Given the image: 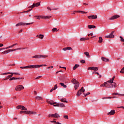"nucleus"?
Returning a JSON list of instances; mask_svg holds the SVG:
<instances>
[{"label":"nucleus","instance_id":"obj_1","mask_svg":"<svg viewBox=\"0 0 124 124\" xmlns=\"http://www.w3.org/2000/svg\"><path fill=\"white\" fill-rule=\"evenodd\" d=\"M72 82L73 84H75L74 88L75 90H77L79 86V82L76 79H73L72 80Z\"/></svg>","mask_w":124,"mask_h":124},{"label":"nucleus","instance_id":"obj_2","mask_svg":"<svg viewBox=\"0 0 124 124\" xmlns=\"http://www.w3.org/2000/svg\"><path fill=\"white\" fill-rule=\"evenodd\" d=\"M47 57V56L42 55H36L32 56L33 59H45Z\"/></svg>","mask_w":124,"mask_h":124},{"label":"nucleus","instance_id":"obj_3","mask_svg":"<svg viewBox=\"0 0 124 124\" xmlns=\"http://www.w3.org/2000/svg\"><path fill=\"white\" fill-rule=\"evenodd\" d=\"M24 86L22 85H17L16 87L15 91L16 92H20L21 90H24Z\"/></svg>","mask_w":124,"mask_h":124},{"label":"nucleus","instance_id":"obj_4","mask_svg":"<svg viewBox=\"0 0 124 124\" xmlns=\"http://www.w3.org/2000/svg\"><path fill=\"white\" fill-rule=\"evenodd\" d=\"M48 117L49 118L51 117L52 118H58L60 117V115H59V114L57 113H56L55 114H49V115H48Z\"/></svg>","mask_w":124,"mask_h":124},{"label":"nucleus","instance_id":"obj_5","mask_svg":"<svg viewBox=\"0 0 124 124\" xmlns=\"http://www.w3.org/2000/svg\"><path fill=\"white\" fill-rule=\"evenodd\" d=\"M9 74L15 75H20V74H18V73H12V72L5 73H3V74H1L0 75H8Z\"/></svg>","mask_w":124,"mask_h":124},{"label":"nucleus","instance_id":"obj_6","mask_svg":"<svg viewBox=\"0 0 124 124\" xmlns=\"http://www.w3.org/2000/svg\"><path fill=\"white\" fill-rule=\"evenodd\" d=\"M120 16L119 15H116V16H111L110 18H108V20H113L117 19L118 18H119Z\"/></svg>","mask_w":124,"mask_h":124},{"label":"nucleus","instance_id":"obj_7","mask_svg":"<svg viewBox=\"0 0 124 124\" xmlns=\"http://www.w3.org/2000/svg\"><path fill=\"white\" fill-rule=\"evenodd\" d=\"M88 18L89 19L95 20L97 18V15L89 16H88Z\"/></svg>","mask_w":124,"mask_h":124},{"label":"nucleus","instance_id":"obj_8","mask_svg":"<svg viewBox=\"0 0 124 124\" xmlns=\"http://www.w3.org/2000/svg\"><path fill=\"white\" fill-rule=\"evenodd\" d=\"M31 66L32 69H37L44 66V65H31Z\"/></svg>","mask_w":124,"mask_h":124},{"label":"nucleus","instance_id":"obj_9","mask_svg":"<svg viewBox=\"0 0 124 124\" xmlns=\"http://www.w3.org/2000/svg\"><path fill=\"white\" fill-rule=\"evenodd\" d=\"M115 37V36L112 34H110L109 35L105 36V38L107 39H113Z\"/></svg>","mask_w":124,"mask_h":124},{"label":"nucleus","instance_id":"obj_10","mask_svg":"<svg viewBox=\"0 0 124 124\" xmlns=\"http://www.w3.org/2000/svg\"><path fill=\"white\" fill-rule=\"evenodd\" d=\"M54 107L63 108V107H65V106L63 104H57L55 105H54Z\"/></svg>","mask_w":124,"mask_h":124},{"label":"nucleus","instance_id":"obj_11","mask_svg":"<svg viewBox=\"0 0 124 124\" xmlns=\"http://www.w3.org/2000/svg\"><path fill=\"white\" fill-rule=\"evenodd\" d=\"M82 90H83V88H81V89L78 90V93H77V96H79L82 93H83V92L81 91Z\"/></svg>","mask_w":124,"mask_h":124},{"label":"nucleus","instance_id":"obj_12","mask_svg":"<svg viewBox=\"0 0 124 124\" xmlns=\"http://www.w3.org/2000/svg\"><path fill=\"white\" fill-rule=\"evenodd\" d=\"M47 103H48V104H50V105H54L55 104H57L58 103L54 102L53 101H48V100H46Z\"/></svg>","mask_w":124,"mask_h":124},{"label":"nucleus","instance_id":"obj_13","mask_svg":"<svg viewBox=\"0 0 124 124\" xmlns=\"http://www.w3.org/2000/svg\"><path fill=\"white\" fill-rule=\"evenodd\" d=\"M21 25V26H25V25H30L32 24H33V22L32 23H23V22H20L19 23Z\"/></svg>","mask_w":124,"mask_h":124},{"label":"nucleus","instance_id":"obj_14","mask_svg":"<svg viewBox=\"0 0 124 124\" xmlns=\"http://www.w3.org/2000/svg\"><path fill=\"white\" fill-rule=\"evenodd\" d=\"M21 69H32V67L31 65H28V66H23V67H20Z\"/></svg>","mask_w":124,"mask_h":124},{"label":"nucleus","instance_id":"obj_15","mask_svg":"<svg viewBox=\"0 0 124 124\" xmlns=\"http://www.w3.org/2000/svg\"><path fill=\"white\" fill-rule=\"evenodd\" d=\"M26 112L30 115H36L37 114V113L35 111H28Z\"/></svg>","mask_w":124,"mask_h":124},{"label":"nucleus","instance_id":"obj_16","mask_svg":"<svg viewBox=\"0 0 124 124\" xmlns=\"http://www.w3.org/2000/svg\"><path fill=\"white\" fill-rule=\"evenodd\" d=\"M66 77L65 76H64V75H62V76H61V77L59 78V80L60 81H64V80L66 79Z\"/></svg>","mask_w":124,"mask_h":124},{"label":"nucleus","instance_id":"obj_17","mask_svg":"<svg viewBox=\"0 0 124 124\" xmlns=\"http://www.w3.org/2000/svg\"><path fill=\"white\" fill-rule=\"evenodd\" d=\"M110 85L111 87V88H115L117 87V83H116L115 82L111 83Z\"/></svg>","mask_w":124,"mask_h":124},{"label":"nucleus","instance_id":"obj_18","mask_svg":"<svg viewBox=\"0 0 124 124\" xmlns=\"http://www.w3.org/2000/svg\"><path fill=\"white\" fill-rule=\"evenodd\" d=\"M40 5V2H39L37 3H33L32 7H39Z\"/></svg>","mask_w":124,"mask_h":124},{"label":"nucleus","instance_id":"obj_19","mask_svg":"<svg viewBox=\"0 0 124 124\" xmlns=\"http://www.w3.org/2000/svg\"><path fill=\"white\" fill-rule=\"evenodd\" d=\"M101 60H102L103 62H107L109 61V60L108 59H107L105 57H102Z\"/></svg>","mask_w":124,"mask_h":124},{"label":"nucleus","instance_id":"obj_20","mask_svg":"<svg viewBox=\"0 0 124 124\" xmlns=\"http://www.w3.org/2000/svg\"><path fill=\"white\" fill-rule=\"evenodd\" d=\"M88 29H95L96 28V26L94 25H89L88 26Z\"/></svg>","mask_w":124,"mask_h":124},{"label":"nucleus","instance_id":"obj_21","mask_svg":"<svg viewBox=\"0 0 124 124\" xmlns=\"http://www.w3.org/2000/svg\"><path fill=\"white\" fill-rule=\"evenodd\" d=\"M115 114V110H112L109 112L108 113V115H113Z\"/></svg>","mask_w":124,"mask_h":124},{"label":"nucleus","instance_id":"obj_22","mask_svg":"<svg viewBox=\"0 0 124 124\" xmlns=\"http://www.w3.org/2000/svg\"><path fill=\"white\" fill-rule=\"evenodd\" d=\"M36 100H42L43 99V98L39 96H36V98H35Z\"/></svg>","mask_w":124,"mask_h":124},{"label":"nucleus","instance_id":"obj_23","mask_svg":"<svg viewBox=\"0 0 124 124\" xmlns=\"http://www.w3.org/2000/svg\"><path fill=\"white\" fill-rule=\"evenodd\" d=\"M37 37H39V38H40V39H43L44 37V35H42V34H40L39 35H37L36 36Z\"/></svg>","mask_w":124,"mask_h":124},{"label":"nucleus","instance_id":"obj_24","mask_svg":"<svg viewBox=\"0 0 124 124\" xmlns=\"http://www.w3.org/2000/svg\"><path fill=\"white\" fill-rule=\"evenodd\" d=\"M113 81H114V80H113V79H110V80H108V81H106V82H107V84L108 83H114L113 82Z\"/></svg>","mask_w":124,"mask_h":124},{"label":"nucleus","instance_id":"obj_25","mask_svg":"<svg viewBox=\"0 0 124 124\" xmlns=\"http://www.w3.org/2000/svg\"><path fill=\"white\" fill-rule=\"evenodd\" d=\"M79 67V65L76 64L73 68V70H75L76 69H77Z\"/></svg>","mask_w":124,"mask_h":124},{"label":"nucleus","instance_id":"obj_26","mask_svg":"<svg viewBox=\"0 0 124 124\" xmlns=\"http://www.w3.org/2000/svg\"><path fill=\"white\" fill-rule=\"evenodd\" d=\"M89 40V38H81L80 39V41H85V40Z\"/></svg>","mask_w":124,"mask_h":124},{"label":"nucleus","instance_id":"obj_27","mask_svg":"<svg viewBox=\"0 0 124 124\" xmlns=\"http://www.w3.org/2000/svg\"><path fill=\"white\" fill-rule=\"evenodd\" d=\"M60 100L62 102L67 103V101H66V99L65 98L60 99Z\"/></svg>","mask_w":124,"mask_h":124},{"label":"nucleus","instance_id":"obj_28","mask_svg":"<svg viewBox=\"0 0 124 124\" xmlns=\"http://www.w3.org/2000/svg\"><path fill=\"white\" fill-rule=\"evenodd\" d=\"M121 95V96H124V94H120L119 93H112V95Z\"/></svg>","mask_w":124,"mask_h":124},{"label":"nucleus","instance_id":"obj_29","mask_svg":"<svg viewBox=\"0 0 124 124\" xmlns=\"http://www.w3.org/2000/svg\"><path fill=\"white\" fill-rule=\"evenodd\" d=\"M99 69V68L97 67H92V70L94 71H97Z\"/></svg>","mask_w":124,"mask_h":124},{"label":"nucleus","instance_id":"obj_30","mask_svg":"<svg viewBox=\"0 0 124 124\" xmlns=\"http://www.w3.org/2000/svg\"><path fill=\"white\" fill-rule=\"evenodd\" d=\"M59 84L61 85V86L63 87V88H66V85H64L63 83L61 82L60 83H59Z\"/></svg>","mask_w":124,"mask_h":124},{"label":"nucleus","instance_id":"obj_31","mask_svg":"<svg viewBox=\"0 0 124 124\" xmlns=\"http://www.w3.org/2000/svg\"><path fill=\"white\" fill-rule=\"evenodd\" d=\"M105 88H111L110 84H108L107 83V85H106Z\"/></svg>","mask_w":124,"mask_h":124},{"label":"nucleus","instance_id":"obj_32","mask_svg":"<svg viewBox=\"0 0 124 124\" xmlns=\"http://www.w3.org/2000/svg\"><path fill=\"white\" fill-rule=\"evenodd\" d=\"M28 111H20L19 112V114H23V113L28 114V113L26 112H28Z\"/></svg>","mask_w":124,"mask_h":124},{"label":"nucleus","instance_id":"obj_33","mask_svg":"<svg viewBox=\"0 0 124 124\" xmlns=\"http://www.w3.org/2000/svg\"><path fill=\"white\" fill-rule=\"evenodd\" d=\"M107 85V82H104L102 84L100 85V87H106V85Z\"/></svg>","mask_w":124,"mask_h":124},{"label":"nucleus","instance_id":"obj_34","mask_svg":"<svg viewBox=\"0 0 124 124\" xmlns=\"http://www.w3.org/2000/svg\"><path fill=\"white\" fill-rule=\"evenodd\" d=\"M24 106H22V105H18L16 107V108L17 109H22V107H23Z\"/></svg>","mask_w":124,"mask_h":124},{"label":"nucleus","instance_id":"obj_35","mask_svg":"<svg viewBox=\"0 0 124 124\" xmlns=\"http://www.w3.org/2000/svg\"><path fill=\"white\" fill-rule=\"evenodd\" d=\"M51 17V16H44V19H49Z\"/></svg>","mask_w":124,"mask_h":124},{"label":"nucleus","instance_id":"obj_36","mask_svg":"<svg viewBox=\"0 0 124 124\" xmlns=\"http://www.w3.org/2000/svg\"><path fill=\"white\" fill-rule=\"evenodd\" d=\"M14 46L12 45V46H7V47H5V48H4V49H9L10 48H12V47H13Z\"/></svg>","mask_w":124,"mask_h":124},{"label":"nucleus","instance_id":"obj_37","mask_svg":"<svg viewBox=\"0 0 124 124\" xmlns=\"http://www.w3.org/2000/svg\"><path fill=\"white\" fill-rule=\"evenodd\" d=\"M103 39L102 38V37H99V40H98V43H102Z\"/></svg>","mask_w":124,"mask_h":124},{"label":"nucleus","instance_id":"obj_38","mask_svg":"<svg viewBox=\"0 0 124 124\" xmlns=\"http://www.w3.org/2000/svg\"><path fill=\"white\" fill-rule=\"evenodd\" d=\"M84 54H85V55L88 58H90L89 53H88V52H84Z\"/></svg>","mask_w":124,"mask_h":124},{"label":"nucleus","instance_id":"obj_39","mask_svg":"<svg viewBox=\"0 0 124 124\" xmlns=\"http://www.w3.org/2000/svg\"><path fill=\"white\" fill-rule=\"evenodd\" d=\"M17 50L16 48L15 49H8L9 52H13L14 51H17Z\"/></svg>","mask_w":124,"mask_h":124},{"label":"nucleus","instance_id":"obj_40","mask_svg":"<svg viewBox=\"0 0 124 124\" xmlns=\"http://www.w3.org/2000/svg\"><path fill=\"white\" fill-rule=\"evenodd\" d=\"M9 52H9L8 50H7L1 52V54H6V53L8 54Z\"/></svg>","mask_w":124,"mask_h":124},{"label":"nucleus","instance_id":"obj_41","mask_svg":"<svg viewBox=\"0 0 124 124\" xmlns=\"http://www.w3.org/2000/svg\"><path fill=\"white\" fill-rule=\"evenodd\" d=\"M22 110H24V111H27L28 110V109H27V108H26L25 107H23L22 108H21Z\"/></svg>","mask_w":124,"mask_h":124},{"label":"nucleus","instance_id":"obj_42","mask_svg":"<svg viewBox=\"0 0 124 124\" xmlns=\"http://www.w3.org/2000/svg\"><path fill=\"white\" fill-rule=\"evenodd\" d=\"M59 30L57 28H53L52 31L54 32L58 31Z\"/></svg>","mask_w":124,"mask_h":124},{"label":"nucleus","instance_id":"obj_43","mask_svg":"<svg viewBox=\"0 0 124 124\" xmlns=\"http://www.w3.org/2000/svg\"><path fill=\"white\" fill-rule=\"evenodd\" d=\"M120 41H121V42H124V39L123 38V37L120 36Z\"/></svg>","mask_w":124,"mask_h":124},{"label":"nucleus","instance_id":"obj_44","mask_svg":"<svg viewBox=\"0 0 124 124\" xmlns=\"http://www.w3.org/2000/svg\"><path fill=\"white\" fill-rule=\"evenodd\" d=\"M120 73L124 74V67L121 69V71H120Z\"/></svg>","mask_w":124,"mask_h":124},{"label":"nucleus","instance_id":"obj_45","mask_svg":"<svg viewBox=\"0 0 124 124\" xmlns=\"http://www.w3.org/2000/svg\"><path fill=\"white\" fill-rule=\"evenodd\" d=\"M47 9H48V10H50V11H51V10H56L57 9H51L50 8H49V7H47Z\"/></svg>","mask_w":124,"mask_h":124},{"label":"nucleus","instance_id":"obj_46","mask_svg":"<svg viewBox=\"0 0 124 124\" xmlns=\"http://www.w3.org/2000/svg\"><path fill=\"white\" fill-rule=\"evenodd\" d=\"M65 48H67V50H72V48L70 46H68Z\"/></svg>","mask_w":124,"mask_h":124},{"label":"nucleus","instance_id":"obj_47","mask_svg":"<svg viewBox=\"0 0 124 124\" xmlns=\"http://www.w3.org/2000/svg\"><path fill=\"white\" fill-rule=\"evenodd\" d=\"M84 97H86V96H87V95L90 94V92H88V93H87L86 94L84 93Z\"/></svg>","mask_w":124,"mask_h":124},{"label":"nucleus","instance_id":"obj_48","mask_svg":"<svg viewBox=\"0 0 124 124\" xmlns=\"http://www.w3.org/2000/svg\"><path fill=\"white\" fill-rule=\"evenodd\" d=\"M10 77H8V76H7V77H6V78H5L4 79H3V80H8V79H10Z\"/></svg>","mask_w":124,"mask_h":124},{"label":"nucleus","instance_id":"obj_49","mask_svg":"<svg viewBox=\"0 0 124 124\" xmlns=\"http://www.w3.org/2000/svg\"><path fill=\"white\" fill-rule=\"evenodd\" d=\"M14 79H15V77H13V78H10L9 81H13V80H14Z\"/></svg>","mask_w":124,"mask_h":124},{"label":"nucleus","instance_id":"obj_50","mask_svg":"<svg viewBox=\"0 0 124 124\" xmlns=\"http://www.w3.org/2000/svg\"><path fill=\"white\" fill-rule=\"evenodd\" d=\"M32 10V9H29L28 11H24L23 12V13H28V12H30Z\"/></svg>","mask_w":124,"mask_h":124},{"label":"nucleus","instance_id":"obj_51","mask_svg":"<svg viewBox=\"0 0 124 124\" xmlns=\"http://www.w3.org/2000/svg\"><path fill=\"white\" fill-rule=\"evenodd\" d=\"M64 118L67 120L68 119V115H64Z\"/></svg>","mask_w":124,"mask_h":124},{"label":"nucleus","instance_id":"obj_52","mask_svg":"<svg viewBox=\"0 0 124 124\" xmlns=\"http://www.w3.org/2000/svg\"><path fill=\"white\" fill-rule=\"evenodd\" d=\"M81 88H82V90H81V92H82V93H85V89H84V87H82Z\"/></svg>","mask_w":124,"mask_h":124},{"label":"nucleus","instance_id":"obj_53","mask_svg":"<svg viewBox=\"0 0 124 124\" xmlns=\"http://www.w3.org/2000/svg\"><path fill=\"white\" fill-rule=\"evenodd\" d=\"M19 26H21V24H20V23H18L16 25V27H18Z\"/></svg>","mask_w":124,"mask_h":124},{"label":"nucleus","instance_id":"obj_54","mask_svg":"<svg viewBox=\"0 0 124 124\" xmlns=\"http://www.w3.org/2000/svg\"><path fill=\"white\" fill-rule=\"evenodd\" d=\"M80 63H85V60H81V61H80Z\"/></svg>","mask_w":124,"mask_h":124},{"label":"nucleus","instance_id":"obj_55","mask_svg":"<svg viewBox=\"0 0 124 124\" xmlns=\"http://www.w3.org/2000/svg\"><path fill=\"white\" fill-rule=\"evenodd\" d=\"M42 78V76H39L38 77L35 78V79H39Z\"/></svg>","mask_w":124,"mask_h":124},{"label":"nucleus","instance_id":"obj_56","mask_svg":"<svg viewBox=\"0 0 124 124\" xmlns=\"http://www.w3.org/2000/svg\"><path fill=\"white\" fill-rule=\"evenodd\" d=\"M56 90V89L52 88V89L50 90V93H52V92H53V91H54V90Z\"/></svg>","mask_w":124,"mask_h":124},{"label":"nucleus","instance_id":"obj_57","mask_svg":"<svg viewBox=\"0 0 124 124\" xmlns=\"http://www.w3.org/2000/svg\"><path fill=\"white\" fill-rule=\"evenodd\" d=\"M80 13H81L82 14H87V12H84L83 11H81V12H80Z\"/></svg>","mask_w":124,"mask_h":124},{"label":"nucleus","instance_id":"obj_58","mask_svg":"<svg viewBox=\"0 0 124 124\" xmlns=\"http://www.w3.org/2000/svg\"><path fill=\"white\" fill-rule=\"evenodd\" d=\"M35 17H37V19H38V20H40V16H35Z\"/></svg>","mask_w":124,"mask_h":124},{"label":"nucleus","instance_id":"obj_59","mask_svg":"<svg viewBox=\"0 0 124 124\" xmlns=\"http://www.w3.org/2000/svg\"><path fill=\"white\" fill-rule=\"evenodd\" d=\"M58 88V86L57 85V84L55 85V86H54V89H56Z\"/></svg>","mask_w":124,"mask_h":124},{"label":"nucleus","instance_id":"obj_60","mask_svg":"<svg viewBox=\"0 0 124 124\" xmlns=\"http://www.w3.org/2000/svg\"><path fill=\"white\" fill-rule=\"evenodd\" d=\"M81 12V11H75L74 13H80Z\"/></svg>","mask_w":124,"mask_h":124},{"label":"nucleus","instance_id":"obj_61","mask_svg":"<svg viewBox=\"0 0 124 124\" xmlns=\"http://www.w3.org/2000/svg\"><path fill=\"white\" fill-rule=\"evenodd\" d=\"M62 50L65 51L67 50V49L66 47H65L64 48H62Z\"/></svg>","mask_w":124,"mask_h":124},{"label":"nucleus","instance_id":"obj_62","mask_svg":"<svg viewBox=\"0 0 124 124\" xmlns=\"http://www.w3.org/2000/svg\"><path fill=\"white\" fill-rule=\"evenodd\" d=\"M117 108H122L124 109V107H123V106H121V107H117Z\"/></svg>","mask_w":124,"mask_h":124},{"label":"nucleus","instance_id":"obj_63","mask_svg":"<svg viewBox=\"0 0 124 124\" xmlns=\"http://www.w3.org/2000/svg\"><path fill=\"white\" fill-rule=\"evenodd\" d=\"M51 123H56V124H57V122L56 121H50Z\"/></svg>","mask_w":124,"mask_h":124},{"label":"nucleus","instance_id":"obj_64","mask_svg":"<svg viewBox=\"0 0 124 124\" xmlns=\"http://www.w3.org/2000/svg\"><path fill=\"white\" fill-rule=\"evenodd\" d=\"M40 18H42V19H45V16H40Z\"/></svg>","mask_w":124,"mask_h":124}]
</instances>
